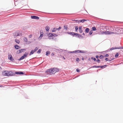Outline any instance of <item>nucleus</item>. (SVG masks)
Segmentation results:
<instances>
[{
	"mask_svg": "<svg viewBox=\"0 0 123 123\" xmlns=\"http://www.w3.org/2000/svg\"><path fill=\"white\" fill-rule=\"evenodd\" d=\"M2 75L4 76H11L14 75L13 72L8 71H4L2 73Z\"/></svg>",
	"mask_w": 123,
	"mask_h": 123,
	"instance_id": "nucleus-1",
	"label": "nucleus"
},
{
	"mask_svg": "<svg viewBox=\"0 0 123 123\" xmlns=\"http://www.w3.org/2000/svg\"><path fill=\"white\" fill-rule=\"evenodd\" d=\"M114 34H115V33L113 32L108 31H102L100 33V34H105V35H109Z\"/></svg>",
	"mask_w": 123,
	"mask_h": 123,
	"instance_id": "nucleus-2",
	"label": "nucleus"
},
{
	"mask_svg": "<svg viewBox=\"0 0 123 123\" xmlns=\"http://www.w3.org/2000/svg\"><path fill=\"white\" fill-rule=\"evenodd\" d=\"M46 73L47 74H53L52 68H50L47 71H46Z\"/></svg>",
	"mask_w": 123,
	"mask_h": 123,
	"instance_id": "nucleus-3",
	"label": "nucleus"
},
{
	"mask_svg": "<svg viewBox=\"0 0 123 123\" xmlns=\"http://www.w3.org/2000/svg\"><path fill=\"white\" fill-rule=\"evenodd\" d=\"M8 59L11 61L13 62L14 61V60L12 57V55L10 54H8Z\"/></svg>",
	"mask_w": 123,
	"mask_h": 123,
	"instance_id": "nucleus-4",
	"label": "nucleus"
},
{
	"mask_svg": "<svg viewBox=\"0 0 123 123\" xmlns=\"http://www.w3.org/2000/svg\"><path fill=\"white\" fill-rule=\"evenodd\" d=\"M52 68L53 70V74H54L56 72H58L59 71L58 69L57 68Z\"/></svg>",
	"mask_w": 123,
	"mask_h": 123,
	"instance_id": "nucleus-5",
	"label": "nucleus"
},
{
	"mask_svg": "<svg viewBox=\"0 0 123 123\" xmlns=\"http://www.w3.org/2000/svg\"><path fill=\"white\" fill-rule=\"evenodd\" d=\"M61 29V27H59L58 28H54L53 29L52 31V32H55L56 31H59L60 29Z\"/></svg>",
	"mask_w": 123,
	"mask_h": 123,
	"instance_id": "nucleus-6",
	"label": "nucleus"
},
{
	"mask_svg": "<svg viewBox=\"0 0 123 123\" xmlns=\"http://www.w3.org/2000/svg\"><path fill=\"white\" fill-rule=\"evenodd\" d=\"M19 31H17L15 33V36H20L22 35V34L20 33H19Z\"/></svg>",
	"mask_w": 123,
	"mask_h": 123,
	"instance_id": "nucleus-7",
	"label": "nucleus"
},
{
	"mask_svg": "<svg viewBox=\"0 0 123 123\" xmlns=\"http://www.w3.org/2000/svg\"><path fill=\"white\" fill-rule=\"evenodd\" d=\"M31 18H32L35 19H38L39 18V17L35 16H32Z\"/></svg>",
	"mask_w": 123,
	"mask_h": 123,
	"instance_id": "nucleus-8",
	"label": "nucleus"
},
{
	"mask_svg": "<svg viewBox=\"0 0 123 123\" xmlns=\"http://www.w3.org/2000/svg\"><path fill=\"white\" fill-rule=\"evenodd\" d=\"M40 35L39 37V39H41L43 37V32H40Z\"/></svg>",
	"mask_w": 123,
	"mask_h": 123,
	"instance_id": "nucleus-9",
	"label": "nucleus"
},
{
	"mask_svg": "<svg viewBox=\"0 0 123 123\" xmlns=\"http://www.w3.org/2000/svg\"><path fill=\"white\" fill-rule=\"evenodd\" d=\"M82 26H80L79 27V32L80 33H82L83 32V31L82 30Z\"/></svg>",
	"mask_w": 123,
	"mask_h": 123,
	"instance_id": "nucleus-10",
	"label": "nucleus"
},
{
	"mask_svg": "<svg viewBox=\"0 0 123 123\" xmlns=\"http://www.w3.org/2000/svg\"><path fill=\"white\" fill-rule=\"evenodd\" d=\"M15 74H24V73L22 72H15Z\"/></svg>",
	"mask_w": 123,
	"mask_h": 123,
	"instance_id": "nucleus-11",
	"label": "nucleus"
},
{
	"mask_svg": "<svg viewBox=\"0 0 123 123\" xmlns=\"http://www.w3.org/2000/svg\"><path fill=\"white\" fill-rule=\"evenodd\" d=\"M14 47L16 49H20V47L18 46V45H16L14 46Z\"/></svg>",
	"mask_w": 123,
	"mask_h": 123,
	"instance_id": "nucleus-12",
	"label": "nucleus"
},
{
	"mask_svg": "<svg viewBox=\"0 0 123 123\" xmlns=\"http://www.w3.org/2000/svg\"><path fill=\"white\" fill-rule=\"evenodd\" d=\"M87 21V20L85 19H83L82 20H80L79 21H78L79 22H78V23H79L80 22L82 23H83L84 21Z\"/></svg>",
	"mask_w": 123,
	"mask_h": 123,
	"instance_id": "nucleus-13",
	"label": "nucleus"
},
{
	"mask_svg": "<svg viewBox=\"0 0 123 123\" xmlns=\"http://www.w3.org/2000/svg\"><path fill=\"white\" fill-rule=\"evenodd\" d=\"M71 53H75L76 52H77V53H80L81 52V51L79 50H76L74 51L73 52H71Z\"/></svg>",
	"mask_w": 123,
	"mask_h": 123,
	"instance_id": "nucleus-14",
	"label": "nucleus"
},
{
	"mask_svg": "<svg viewBox=\"0 0 123 123\" xmlns=\"http://www.w3.org/2000/svg\"><path fill=\"white\" fill-rule=\"evenodd\" d=\"M28 55V53L26 52H25V54L23 55L25 58Z\"/></svg>",
	"mask_w": 123,
	"mask_h": 123,
	"instance_id": "nucleus-15",
	"label": "nucleus"
},
{
	"mask_svg": "<svg viewBox=\"0 0 123 123\" xmlns=\"http://www.w3.org/2000/svg\"><path fill=\"white\" fill-rule=\"evenodd\" d=\"M67 33L68 34L73 35V36H74V32H68Z\"/></svg>",
	"mask_w": 123,
	"mask_h": 123,
	"instance_id": "nucleus-16",
	"label": "nucleus"
},
{
	"mask_svg": "<svg viewBox=\"0 0 123 123\" xmlns=\"http://www.w3.org/2000/svg\"><path fill=\"white\" fill-rule=\"evenodd\" d=\"M15 41L18 44H19L20 42V41L17 39H15Z\"/></svg>",
	"mask_w": 123,
	"mask_h": 123,
	"instance_id": "nucleus-17",
	"label": "nucleus"
},
{
	"mask_svg": "<svg viewBox=\"0 0 123 123\" xmlns=\"http://www.w3.org/2000/svg\"><path fill=\"white\" fill-rule=\"evenodd\" d=\"M85 32L86 33L88 32L89 31V29L88 28H87L85 30Z\"/></svg>",
	"mask_w": 123,
	"mask_h": 123,
	"instance_id": "nucleus-18",
	"label": "nucleus"
},
{
	"mask_svg": "<svg viewBox=\"0 0 123 123\" xmlns=\"http://www.w3.org/2000/svg\"><path fill=\"white\" fill-rule=\"evenodd\" d=\"M64 28L65 29L67 30L68 28V26L67 25H65L64 26Z\"/></svg>",
	"mask_w": 123,
	"mask_h": 123,
	"instance_id": "nucleus-19",
	"label": "nucleus"
},
{
	"mask_svg": "<svg viewBox=\"0 0 123 123\" xmlns=\"http://www.w3.org/2000/svg\"><path fill=\"white\" fill-rule=\"evenodd\" d=\"M25 58V57L23 55V56H21V57L20 58V59H18V60L19 61L21 60H22L24 59Z\"/></svg>",
	"mask_w": 123,
	"mask_h": 123,
	"instance_id": "nucleus-20",
	"label": "nucleus"
},
{
	"mask_svg": "<svg viewBox=\"0 0 123 123\" xmlns=\"http://www.w3.org/2000/svg\"><path fill=\"white\" fill-rule=\"evenodd\" d=\"M25 49H21L19 50L20 53H21L24 51V50H25Z\"/></svg>",
	"mask_w": 123,
	"mask_h": 123,
	"instance_id": "nucleus-21",
	"label": "nucleus"
},
{
	"mask_svg": "<svg viewBox=\"0 0 123 123\" xmlns=\"http://www.w3.org/2000/svg\"><path fill=\"white\" fill-rule=\"evenodd\" d=\"M34 53V52L33 51V50H32L30 52L29 55H31L33 54Z\"/></svg>",
	"mask_w": 123,
	"mask_h": 123,
	"instance_id": "nucleus-22",
	"label": "nucleus"
},
{
	"mask_svg": "<svg viewBox=\"0 0 123 123\" xmlns=\"http://www.w3.org/2000/svg\"><path fill=\"white\" fill-rule=\"evenodd\" d=\"M50 53V52L49 51H47L46 53V55L48 56Z\"/></svg>",
	"mask_w": 123,
	"mask_h": 123,
	"instance_id": "nucleus-23",
	"label": "nucleus"
},
{
	"mask_svg": "<svg viewBox=\"0 0 123 123\" xmlns=\"http://www.w3.org/2000/svg\"><path fill=\"white\" fill-rule=\"evenodd\" d=\"M24 40L25 42H27L28 41V40L26 37H24Z\"/></svg>",
	"mask_w": 123,
	"mask_h": 123,
	"instance_id": "nucleus-24",
	"label": "nucleus"
},
{
	"mask_svg": "<svg viewBox=\"0 0 123 123\" xmlns=\"http://www.w3.org/2000/svg\"><path fill=\"white\" fill-rule=\"evenodd\" d=\"M49 27L47 26L46 28V30L47 31H49Z\"/></svg>",
	"mask_w": 123,
	"mask_h": 123,
	"instance_id": "nucleus-25",
	"label": "nucleus"
},
{
	"mask_svg": "<svg viewBox=\"0 0 123 123\" xmlns=\"http://www.w3.org/2000/svg\"><path fill=\"white\" fill-rule=\"evenodd\" d=\"M107 66V65H105L104 66H101V68H105Z\"/></svg>",
	"mask_w": 123,
	"mask_h": 123,
	"instance_id": "nucleus-26",
	"label": "nucleus"
},
{
	"mask_svg": "<svg viewBox=\"0 0 123 123\" xmlns=\"http://www.w3.org/2000/svg\"><path fill=\"white\" fill-rule=\"evenodd\" d=\"M49 37H52L53 36H55L54 35V34H49Z\"/></svg>",
	"mask_w": 123,
	"mask_h": 123,
	"instance_id": "nucleus-27",
	"label": "nucleus"
},
{
	"mask_svg": "<svg viewBox=\"0 0 123 123\" xmlns=\"http://www.w3.org/2000/svg\"><path fill=\"white\" fill-rule=\"evenodd\" d=\"M42 50L41 49H39L38 51L37 52L38 53H40L41 51Z\"/></svg>",
	"mask_w": 123,
	"mask_h": 123,
	"instance_id": "nucleus-28",
	"label": "nucleus"
},
{
	"mask_svg": "<svg viewBox=\"0 0 123 123\" xmlns=\"http://www.w3.org/2000/svg\"><path fill=\"white\" fill-rule=\"evenodd\" d=\"M118 49V48H117L116 47H115L114 48L113 47L112 48L110 49L111 50H112L114 49Z\"/></svg>",
	"mask_w": 123,
	"mask_h": 123,
	"instance_id": "nucleus-29",
	"label": "nucleus"
},
{
	"mask_svg": "<svg viewBox=\"0 0 123 123\" xmlns=\"http://www.w3.org/2000/svg\"><path fill=\"white\" fill-rule=\"evenodd\" d=\"M119 55V54L118 53H117L115 56V57L116 58H117Z\"/></svg>",
	"mask_w": 123,
	"mask_h": 123,
	"instance_id": "nucleus-30",
	"label": "nucleus"
},
{
	"mask_svg": "<svg viewBox=\"0 0 123 123\" xmlns=\"http://www.w3.org/2000/svg\"><path fill=\"white\" fill-rule=\"evenodd\" d=\"M78 29V26H75V31H77V30Z\"/></svg>",
	"mask_w": 123,
	"mask_h": 123,
	"instance_id": "nucleus-31",
	"label": "nucleus"
},
{
	"mask_svg": "<svg viewBox=\"0 0 123 123\" xmlns=\"http://www.w3.org/2000/svg\"><path fill=\"white\" fill-rule=\"evenodd\" d=\"M104 56L102 55H100L99 56V58L100 59H102L104 58Z\"/></svg>",
	"mask_w": 123,
	"mask_h": 123,
	"instance_id": "nucleus-32",
	"label": "nucleus"
},
{
	"mask_svg": "<svg viewBox=\"0 0 123 123\" xmlns=\"http://www.w3.org/2000/svg\"><path fill=\"white\" fill-rule=\"evenodd\" d=\"M92 30L93 31H95L96 30V28L95 27H93L92 28Z\"/></svg>",
	"mask_w": 123,
	"mask_h": 123,
	"instance_id": "nucleus-33",
	"label": "nucleus"
},
{
	"mask_svg": "<svg viewBox=\"0 0 123 123\" xmlns=\"http://www.w3.org/2000/svg\"><path fill=\"white\" fill-rule=\"evenodd\" d=\"M93 33V31L92 30H91L89 32V34L90 35H91L92 33Z\"/></svg>",
	"mask_w": 123,
	"mask_h": 123,
	"instance_id": "nucleus-34",
	"label": "nucleus"
},
{
	"mask_svg": "<svg viewBox=\"0 0 123 123\" xmlns=\"http://www.w3.org/2000/svg\"><path fill=\"white\" fill-rule=\"evenodd\" d=\"M91 59L92 60H94V61H95L96 60V59L94 57H92L91 58Z\"/></svg>",
	"mask_w": 123,
	"mask_h": 123,
	"instance_id": "nucleus-35",
	"label": "nucleus"
},
{
	"mask_svg": "<svg viewBox=\"0 0 123 123\" xmlns=\"http://www.w3.org/2000/svg\"><path fill=\"white\" fill-rule=\"evenodd\" d=\"M76 61L78 62H79L80 61L79 59L78 58H77L76 59Z\"/></svg>",
	"mask_w": 123,
	"mask_h": 123,
	"instance_id": "nucleus-36",
	"label": "nucleus"
},
{
	"mask_svg": "<svg viewBox=\"0 0 123 123\" xmlns=\"http://www.w3.org/2000/svg\"><path fill=\"white\" fill-rule=\"evenodd\" d=\"M92 68H99V67L98 66H95L92 67Z\"/></svg>",
	"mask_w": 123,
	"mask_h": 123,
	"instance_id": "nucleus-37",
	"label": "nucleus"
},
{
	"mask_svg": "<svg viewBox=\"0 0 123 123\" xmlns=\"http://www.w3.org/2000/svg\"><path fill=\"white\" fill-rule=\"evenodd\" d=\"M79 34L76 33H74V35H75L77 36H78Z\"/></svg>",
	"mask_w": 123,
	"mask_h": 123,
	"instance_id": "nucleus-38",
	"label": "nucleus"
},
{
	"mask_svg": "<svg viewBox=\"0 0 123 123\" xmlns=\"http://www.w3.org/2000/svg\"><path fill=\"white\" fill-rule=\"evenodd\" d=\"M78 37H82V35H79H79L78 36Z\"/></svg>",
	"mask_w": 123,
	"mask_h": 123,
	"instance_id": "nucleus-39",
	"label": "nucleus"
},
{
	"mask_svg": "<svg viewBox=\"0 0 123 123\" xmlns=\"http://www.w3.org/2000/svg\"><path fill=\"white\" fill-rule=\"evenodd\" d=\"M17 53V54H19L20 53V51H19V50H17V52H16Z\"/></svg>",
	"mask_w": 123,
	"mask_h": 123,
	"instance_id": "nucleus-40",
	"label": "nucleus"
},
{
	"mask_svg": "<svg viewBox=\"0 0 123 123\" xmlns=\"http://www.w3.org/2000/svg\"><path fill=\"white\" fill-rule=\"evenodd\" d=\"M109 56V55L108 54H106L104 57H108Z\"/></svg>",
	"mask_w": 123,
	"mask_h": 123,
	"instance_id": "nucleus-41",
	"label": "nucleus"
},
{
	"mask_svg": "<svg viewBox=\"0 0 123 123\" xmlns=\"http://www.w3.org/2000/svg\"><path fill=\"white\" fill-rule=\"evenodd\" d=\"M97 61L98 62V63H99L100 62V61L98 59L97 60Z\"/></svg>",
	"mask_w": 123,
	"mask_h": 123,
	"instance_id": "nucleus-42",
	"label": "nucleus"
},
{
	"mask_svg": "<svg viewBox=\"0 0 123 123\" xmlns=\"http://www.w3.org/2000/svg\"><path fill=\"white\" fill-rule=\"evenodd\" d=\"M118 49H123V47H119L118 48Z\"/></svg>",
	"mask_w": 123,
	"mask_h": 123,
	"instance_id": "nucleus-43",
	"label": "nucleus"
},
{
	"mask_svg": "<svg viewBox=\"0 0 123 123\" xmlns=\"http://www.w3.org/2000/svg\"><path fill=\"white\" fill-rule=\"evenodd\" d=\"M38 49V48L37 47H36L35 49L36 50V51H37Z\"/></svg>",
	"mask_w": 123,
	"mask_h": 123,
	"instance_id": "nucleus-44",
	"label": "nucleus"
},
{
	"mask_svg": "<svg viewBox=\"0 0 123 123\" xmlns=\"http://www.w3.org/2000/svg\"><path fill=\"white\" fill-rule=\"evenodd\" d=\"M76 71L77 72H79L80 71L79 69H76Z\"/></svg>",
	"mask_w": 123,
	"mask_h": 123,
	"instance_id": "nucleus-45",
	"label": "nucleus"
},
{
	"mask_svg": "<svg viewBox=\"0 0 123 123\" xmlns=\"http://www.w3.org/2000/svg\"><path fill=\"white\" fill-rule=\"evenodd\" d=\"M105 60L106 61H107L108 60V59L107 58H105Z\"/></svg>",
	"mask_w": 123,
	"mask_h": 123,
	"instance_id": "nucleus-46",
	"label": "nucleus"
},
{
	"mask_svg": "<svg viewBox=\"0 0 123 123\" xmlns=\"http://www.w3.org/2000/svg\"><path fill=\"white\" fill-rule=\"evenodd\" d=\"M54 53H52V54H51V55H52V56H54Z\"/></svg>",
	"mask_w": 123,
	"mask_h": 123,
	"instance_id": "nucleus-47",
	"label": "nucleus"
},
{
	"mask_svg": "<svg viewBox=\"0 0 123 123\" xmlns=\"http://www.w3.org/2000/svg\"><path fill=\"white\" fill-rule=\"evenodd\" d=\"M99 57V56L98 55H97L96 56V58H98Z\"/></svg>",
	"mask_w": 123,
	"mask_h": 123,
	"instance_id": "nucleus-48",
	"label": "nucleus"
},
{
	"mask_svg": "<svg viewBox=\"0 0 123 123\" xmlns=\"http://www.w3.org/2000/svg\"><path fill=\"white\" fill-rule=\"evenodd\" d=\"M32 36V35H30L29 36V37L30 38H31V37Z\"/></svg>",
	"mask_w": 123,
	"mask_h": 123,
	"instance_id": "nucleus-49",
	"label": "nucleus"
},
{
	"mask_svg": "<svg viewBox=\"0 0 123 123\" xmlns=\"http://www.w3.org/2000/svg\"><path fill=\"white\" fill-rule=\"evenodd\" d=\"M54 34V35L55 36V37L57 36V35H55V34Z\"/></svg>",
	"mask_w": 123,
	"mask_h": 123,
	"instance_id": "nucleus-50",
	"label": "nucleus"
},
{
	"mask_svg": "<svg viewBox=\"0 0 123 123\" xmlns=\"http://www.w3.org/2000/svg\"><path fill=\"white\" fill-rule=\"evenodd\" d=\"M33 51L34 52H36V50L34 49V50H33Z\"/></svg>",
	"mask_w": 123,
	"mask_h": 123,
	"instance_id": "nucleus-51",
	"label": "nucleus"
},
{
	"mask_svg": "<svg viewBox=\"0 0 123 123\" xmlns=\"http://www.w3.org/2000/svg\"><path fill=\"white\" fill-rule=\"evenodd\" d=\"M74 21H78V22H79V21H79L77 20H73Z\"/></svg>",
	"mask_w": 123,
	"mask_h": 123,
	"instance_id": "nucleus-52",
	"label": "nucleus"
},
{
	"mask_svg": "<svg viewBox=\"0 0 123 123\" xmlns=\"http://www.w3.org/2000/svg\"><path fill=\"white\" fill-rule=\"evenodd\" d=\"M83 35H85V34L84 33H83Z\"/></svg>",
	"mask_w": 123,
	"mask_h": 123,
	"instance_id": "nucleus-53",
	"label": "nucleus"
},
{
	"mask_svg": "<svg viewBox=\"0 0 123 123\" xmlns=\"http://www.w3.org/2000/svg\"><path fill=\"white\" fill-rule=\"evenodd\" d=\"M98 67H99V68L100 67L101 68V66H98Z\"/></svg>",
	"mask_w": 123,
	"mask_h": 123,
	"instance_id": "nucleus-54",
	"label": "nucleus"
},
{
	"mask_svg": "<svg viewBox=\"0 0 123 123\" xmlns=\"http://www.w3.org/2000/svg\"><path fill=\"white\" fill-rule=\"evenodd\" d=\"M63 58H64V59H65L64 57H63Z\"/></svg>",
	"mask_w": 123,
	"mask_h": 123,
	"instance_id": "nucleus-55",
	"label": "nucleus"
},
{
	"mask_svg": "<svg viewBox=\"0 0 123 123\" xmlns=\"http://www.w3.org/2000/svg\"><path fill=\"white\" fill-rule=\"evenodd\" d=\"M84 59H82V60H83Z\"/></svg>",
	"mask_w": 123,
	"mask_h": 123,
	"instance_id": "nucleus-56",
	"label": "nucleus"
}]
</instances>
